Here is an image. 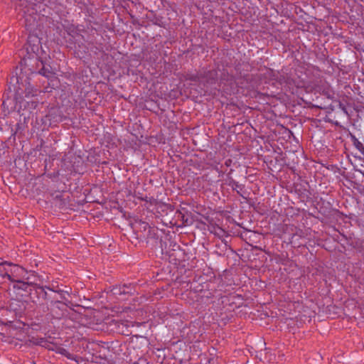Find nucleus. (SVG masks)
Returning <instances> with one entry per match:
<instances>
[{
	"instance_id": "1",
	"label": "nucleus",
	"mask_w": 364,
	"mask_h": 364,
	"mask_svg": "<svg viewBox=\"0 0 364 364\" xmlns=\"http://www.w3.org/2000/svg\"><path fill=\"white\" fill-rule=\"evenodd\" d=\"M41 48L40 40L36 36H31L28 38L26 45L27 57H23L21 61V70L24 73L28 71L34 72L33 63H39L38 53Z\"/></svg>"
},
{
	"instance_id": "2",
	"label": "nucleus",
	"mask_w": 364,
	"mask_h": 364,
	"mask_svg": "<svg viewBox=\"0 0 364 364\" xmlns=\"http://www.w3.org/2000/svg\"><path fill=\"white\" fill-rule=\"evenodd\" d=\"M66 307L67 304L65 301L52 297L48 303H40L37 306V309L39 312L49 315L50 318L58 319L65 314Z\"/></svg>"
},
{
	"instance_id": "3",
	"label": "nucleus",
	"mask_w": 364,
	"mask_h": 364,
	"mask_svg": "<svg viewBox=\"0 0 364 364\" xmlns=\"http://www.w3.org/2000/svg\"><path fill=\"white\" fill-rule=\"evenodd\" d=\"M31 117V112L26 110L21 112H14L9 117V126L11 127V136L16 134H22L23 132L27 128V124L28 123Z\"/></svg>"
},
{
	"instance_id": "4",
	"label": "nucleus",
	"mask_w": 364,
	"mask_h": 364,
	"mask_svg": "<svg viewBox=\"0 0 364 364\" xmlns=\"http://www.w3.org/2000/svg\"><path fill=\"white\" fill-rule=\"evenodd\" d=\"M23 89L19 87V90L15 92L14 94V100L16 103L14 105V109L22 112L28 110V112H32V110L35 109L38 104V100L35 97H31L29 99L24 98L22 96ZM31 117H33V113H31Z\"/></svg>"
},
{
	"instance_id": "5",
	"label": "nucleus",
	"mask_w": 364,
	"mask_h": 364,
	"mask_svg": "<svg viewBox=\"0 0 364 364\" xmlns=\"http://www.w3.org/2000/svg\"><path fill=\"white\" fill-rule=\"evenodd\" d=\"M30 297L32 302L36 304V306L42 302H48L52 298L48 296L47 292L43 287L34 285L33 289H31Z\"/></svg>"
},
{
	"instance_id": "6",
	"label": "nucleus",
	"mask_w": 364,
	"mask_h": 364,
	"mask_svg": "<svg viewBox=\"0 0 364 364\" xmlns=\"http://www.w3.org/2000/svg\"><path fill=\"white\" fill-rule=\"evenodd\" d=\"M3 268L4 269L0 268V277L2 278L7 277L11 282L16 281L17 274L23 272L22 267L7 262Z\"/></svg>"
},
{
	"instance_id": "7",
	"label": "nucleus",
	"mask_w": 364,
	"mask_h": 364,
	"mask_svg": "<svg viewBox=\"0 0 364 364\" xmlns=\"http://www.w3.org/2000/svg\"><path fill=\"white\" fill-rule=\"evenodd\" d=\"M34 72L30 71L31 73H38L48 79L52 78L55 75V73L50 65H46L43 61L39 60V63H33Z\"/></svg>"
},
{
	"instance_id": "8",
	"label": "nucleus",
	"mask_w": 364,
	"mask_h": 364,
	"mask_svg": "<svg viewBox=\"0 0 364 364\" xmlns=\"http://www.w3.org/2000/svg\"><path fill=\"white\" fill-rule=\"evenodd\" d=\"M19 79L21 80V84L22 85V87H21L19 85L17 90H16V92L19 90L20 87L23 89L22 95L23 93L25 94V96H23L25 99H29L31 97L32 98L37 96L38 92H39V90L38 89H34L33 86L31 85L30 82H27L26 80H25L26 84L23 85V77H19Z\"/></svg>"
},
{
	"instance_id": "9",
	"label": "nucleus",
	"mask_w": 364,
	"mask_h": 364,
	"mask_svg": "<svg viewBox=\"0 0 364 364\" xmlns=\"http://www.w3.org/2000/svg\"><path fill=\"white\" fill-rule=\"evenodd\" d=\"M39 16L33 10L30 12L29 9L24 11V23L28 30H33L37 25Z\"/></svg>"
},
{
	"instance_id": "10",
	"label": "nucleus",
	"mask_w": 364,
	"mask_h": 364,
	"mask_svg": "<svg viewBox=\"0 0 364 364\" xmlns=\"http://www.w3.org/2000/svg\"><path fill=\"white\" fill-rule=\"evenodd\" d=\"M218 80V72L215 70L202 72V83L205 86L215 85Z\"/></svg>"
},
{
	"instance_id": "11",
	"label": "nucleus",
	"mask_w": 364,
	"mask_h": 364,
	"mask_svg": "<svg viewBox=\"0 0 364 364\" xmlns=\"http://www.w3.org/2000/svg\"><path fill=\"white\" fill-rule=\"evenodd\" d=\"M54 205L58 208H63L68 204V196L65 193L55 191L50 194Z\"/></svg>"
},
{
	"instance_id": "12",
	"label": "nucleus",
	"mask_w": 364,
	"mask_h": 364,
	"mask_svg": "<svg viewBox=\"0 0 364 364\" xmlns=\"http://www.w3.org/2000/svg\"><path fill=\"white\" fill-rule=\"evenodd\" d=\"M139 236L145 238L147 243L151 242L152 245L156 244L159 240L157 236V229L154 227H151L146 233L139 235Z\"/></svg>"
},
{
	"instance_id": "13",
	"label": "nucleus",
	"mask_w": 364,
	"mask_h": 364,
	"mask_svg": "<svg viewBox=\"0 0 364 364\" xmlns=\"http://www.w3.org/2000/svg\"><path fill=\"white\" fill-rule=\"evenodd\" d=\"M13 282H16V284L14 286V288L18 289H23L29 293L31 292V289H33V287L35 285V284H33V282L21 281L18 279H16V281H13Z\"/></svg>"
},
{
	"instance_id": "14",
	"label": "nucleus",
	"mask_w": 364,
	"mask_h": 364,
	"mask_svg": "<svg viewBox=\"0 0 364 364\" xmlns=\"http://www.w3.org/2000/svg\"><path fill=\"white\" fill-rule=\"evenodd\" d=\"M136 228L137 232H140V235H143L146 233L149 229L151 228V226L149 225V223L140 220L136 223Z\"/></svg>"
},
{
	"instance_id": "15",
	"label": "nucleus",
	"mask_w": 364,
	"mask_h": 364,
	"mask_svg": "<svg viewBox=\"0 0 364 364\" xmlns=\"http://www.w3.org/2000/svg\"><path fill=\"white\" fill-rule=\"evenodd\" d=\"M129 287H128L127 285H124L122 287H115L112 289V292L114 295L131 294V291L129 290Z\"/></svg>"
},
{
	"instance_id": "16",
	"label": "nucleus",
	"mask_w": 364,
	"mask_h": 364,
	"mask_svg": "<svg viewBox=\"0 0 364 364\" xmlns=\"http://www.w3.org/2000/svg\"><path fill=\"white\" fill-rule=\"evenodd\" d=\"M350 138L355 147L359 150L361 154H364L363 144L353 134H350Z\"/></svg>"
},
{
	"instance_id": "17",
	"label": "nucleus",
	"mask_w": 364,
	"mask_h": 364,
	"mask_svg": "<svg viewBox=\"0 0 364 364\" xmlns=\"http://www.w3.org/2000/svg\"><path fill=\"white\" fill-rule=\"evenodd\" d=\"M188 79L194 81V82H198L200 83H202V72H200L197 74H191L188 75Z\"/></svg>"
},
{
	"instance_id": "18",
	"label": "nucleus",
	"mask_w": 364,
	"mask_h": 364,
	"mask_svg": "<svg viewBox=\"0 0 364 364\" xmlns=\"http://www.w3.org/2000/svg\"><path fill=\"white\" fill-rule=\"evenodd\" d=\"M59 352L65 355H67V354H68V351L65 348H60Z\"/></svg>"
},
{
	"instance_id": "19",
	"label": "nucleus",
	"mask_w": 364,
	"mask_h": 364,
	"mask_svg": "<svg viewBox=\"0 0 364 364\" xmlns=\"http://www.w3.org/2000/svg\"><path fill=\"white\" fill-rule=\"evenodd\" d=\"M214 359L213 358H210L208 359V360L206 362L205 364H214Z\"/></svg>"
},
{
	"instance_id": "20",
	"label": "nucleus",
	"mask_w": 364,
	"mask_h": 364,
	"mask_svg": "<svg viewBox=\"0 0 364 364\" xmlns=\"http://www.w3.org/2000/svg\"><path fill=\"white\" fill-rule=\"evenodd\" d=\"M5 264H6V262H1L0 263V268L1 269V267H4L5 266Z\"/></svg>"
},
{
	"instance_id": "21",
	"label": "nucleus",
	"mask_w": 364,
	"mask_h": 364,
	"mask_svg": "<svg viewBox=\"0 0 364 364\" xmlns=\"http://www.w3.org/2000/svg\"><path fill=\"white\" fill-rule=\"evenodd\" d=\"M8 101H9V99H7V100H4L3 101V105L5 106L7 104Z\"/></svg>"
},
{
	"instance_id": "22",
	"label": "nucleus",
	"mask_w": 364,
	"mask_h": 364,
	"mask_svg": "<svg viewBox=\"0 0 364 364\" xmlns=\"http://www.w3.org/2000/svg\"><path fill=\"white\" fill-rule=\"evenodd\" d=\"M271 356H272V355H269V361H271V360H273V357H271Z\"/></svg>"
},
{
	"instance_id": "23",
	"label": "nucleus",
	"mask_w": 364,
	"mask_h": 364,
	"mask_svg": "<svg viewBox=\"0 0 364 364\" xmlns=\"http://www.w3.org/2000/svg\"><path fill=\"white\" fill-rule=\"evenodd\" d=\"M271 356H272V355H269V361H271V360H273V357H271Z\"/></svg>"
},
{
	"instance_id": "24",
	"label": "nucleus",
	"mask_w": 364,
	"mask_h": 364,
	"mask_svg": "<svg viewBox=\"0 0 364 364\" xmlns=\"http://www.w3.org/2000/svg\"><path fill=\"white\" fill-rule=\"evenodd\" d=\"M60 299H65H65L63 296H60Z\"/></svg>"
}]
</instances>
